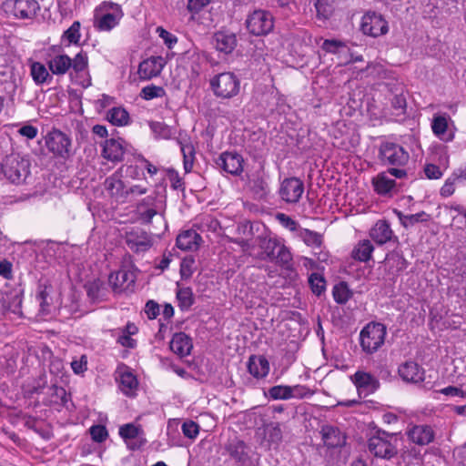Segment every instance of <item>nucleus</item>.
I'll return each instance as SVG.
<instances>
[{
  "label": "nucleus",
  "instance_id": "obj_53",
  "mask_svg": "<svg viewBox=\"0 0 466 466\" xmlns=\"http://www.w3.org/2000/svg\"><path fill=\"white\" fill-rule=\"evenodd\" d=\"M36 300L38 301L41 311L43 313L49 312L50 298H49V292L47 291V288L46 286H43V285L38 286Z\"/></svg>",
  "mask_w": 466,
  "mask_h": 466
},
{
  "label": "nucleus",
  "instance_id": "obj_39",
  "mask_svg": "<svg viewBox=\"0 0 466 466\" xmlns=\"http://www.w3.org/2000/svg\"><path fill=\"white\" fill-rule=\"evenodd\" d=\"M106 118L114 126L122 127L128 124L129 114L123 107H113L108 110Z\"/></svg>",
  "mask_w": 466,
  "mask_h": 466
},
{
  "label": "nucleus",
  "instance_id": "obj_6",
  "mask_svg": "<svg viewBox=\"0 0 466 466\" xmlns=\"http://www.w3.org/2000/svg\"><path fill=\"white\" fill-rule=\"evenodd\" d=\"M209 86L215 96L230 99L238 94L240 80L233 72H223L211 77Z\"/></svg>",
  "mask_w": 466,
  "mask_h": 466
},
{
  "label": "nucleus",
  "instance_id": "obj_8",
  "mask_svg": "<svg viewBox=\"0 0 466 466\" xmlns=\"http://www.w3.org/2000/svg\"><path fill=\"white\" fill-rule=\"evenodd\" d=\"M4 176L12 183L19 184L25 180L30 173V162L18 154L6 156L1 165Z\"/></svg>",
  "mask_w": 466,
  "mask_h": 466
},
{
  "label": "nucleus",
  "instance_id": "obj_13",
  "mask_svg": "<svg viewBox=\"0 0 466 466\" xmlns=\"http://www.w3.org/2000/svg\"><path fill=\"white\" fill-rule=\"evenodd\" d=\"M393 176L397 178H403L407 172L401 168L390 167L387 171L379 173L371 180L374 191L380 196L390 195L396 187V181L390 177Z\"/></svg>",
  "mask_w": 466,
  "mask_h": 466
},
{
  "label": "nucleus",
  "instance_id": "obj_24",
  "mask_svg": "<svg viewBox=\"0 0 466 466\" xmlns=\"http://www.w3.org/2000/svg\"><path fill=\"white\" fill-rule=\"evenodd\" d=\"M370 237L380 246L391 241L393 238L397 239L390 224L385 219H380L373 225L370 230Z\"/></svg>",
  "mask_w": 466,
  "mask_h": 466
},
{
  "label": "nucleus",
  "instance_id": "obj_42",
  "mask_svg": "<svg viewBox=\"0 0 466 466\" xmlns=\"http://www.w3.org/2000/svg\"><path fill=\"white\" fill-rule=\"evenodd\" d=\"M397 215L400 224L406 228L412 227L417 223L426 221L428 217L424 211L411 215H403L400 211H397Z\"/></svg>",
  "mask_w": 466,
  "mask_h": 466
},
{
  "label": "nucleus",
  "instance_id": "obj_43",
  "mask_svg": "<svg viewBox=\"0 0 466 466\" xmlns=\"http://www.w3.org/2000/svg\"><path fill=\"white\" fill-rule=\"evenodd\" d=\"M309 284L312 293L317 296H320L326 290V280L319 273H311L309 277Z\"/></svg>",
  "mask_w": 466,
  "mask_h": 466
},
{
  "label": "nucleus",
  "instance_id": "obj_40",
  "mask_svg": "<svg viewBox=\"0 0 466 466\" xmlns=\"http://www.w3.org/2000/svg\"><path fill=\"white\" fill-rule=\"evenodd\" d=\"M352 291L346 282H339L333 287L332 295L334 300L339 304L347 303L352 297Z\"/></svg>",
  "mask_w": 466,
  "mask_h": 466
},
{
  "label": "nucleus",
  "instance_id": "obj_50",
  "mask_svg": "<svg viewBox=\"0 0 466 466\" xmlns=\"http://www.w3.org/2000/svg\"><path fill=\"white\" fill-rule=\"evenodd\" d=\"M322 50L327 53L338 54L347 49L344 42L337 39H326L321 45Z\"/></svg>",
  "mask_w": 466,
  "mask_h": 466
},
{
  "label": "nucleus",
  "instance_id": "obj_10",
  "mask_svg": "<svg viewBox=\"0 0 466 466\" xmlns=\"http://www.w3.org/2000/svg\"><path fill=\"white\" fill-rule=\"evenodd\" d=\"M45 142L48 151L57 157L67 159L73 154L71 137L59 129L48 132Z\"/></svg>",
  "mask_w": 466,
  "mask_h": 466
},
{
  "label": "nucleus",
  "instance_id": "obj_28",
  "mask_svg": "<svg viewBox=\"0 0 466 466\" xmlns=\"http://www.w3.org/2000/svg\"><path fill=\"white\" fill-rule=\"evenodd\" d=\"M123 143L122 139H106L103 144V157L112 162L121 161L125 153Z\"/></svg>",
  "mask_w": 466,
  "mask_h": 466
},
{
  "label": "nucleus",
  "instance_id": "obj_11",
  "mask_svg": "<svg viewBox=\"0 0 466 466\" xmlns=\"http://www.w3.org/2000/svg\"><path fill=\"white\" fill-rule=\"evenodd\" d=\"M409 158V153L399 144L385 141L380 145L379 159L383 165L404 166Z\"/></svg>",
  "mask_w": 466,
  "mask_h": 466
},
{
  "label": "nucleus",
  "instance_id": "obj_46",
  "mask_svg": "<svg viewBox=\"0 0 466 466\" xmlns=\"http://www.w3.org/2000/svg\"><path fill=\"white\" fill-rule=\"evenodd\" d=\"M317 17L321 20L328 19L333 12L332 0H317L315 3Z\"/></svg>",
  "mask_w": 466,
  "mask_h": 466
},
{
  "label": "nucleus",
  "instance_id": "obj_21",
  "mask_svg": "<svg viewBox=\"0 0 466 466\" xmlns=\"http://www.w3.org/2000/svg\"><path fill=\"white\" fill-rule=\"evenodd\" d=\"M165 64L162 56H150L139 64L137 74L140 79L149 80L161 73Z\"/></svg>",
  "mask_w": 466,
  "mask_h": 466
},
{
  "label": "nucleus",
  "instance_id": "obj_56",
  "mask_svg": "<svg viewBox=\"0 0 466 466\" xmlns=\"http://www.w3.org/2000/svg\"><path fill=\"white\" fill-rule=\"evenodd\" d=\"M91 438L94 441L101 443L108 437V432L106 426L101 424L93 425L89 429Z\"/></svg>",
  "mask_w": 466,
  "mask_h": 466
},
{
  "label": "nucleus",
  "instance_id": "obj_30",
  "mask_svg": "<svg viewBox=\"0 0 466 466\" xmlns=\"http://www.w3.org/2000/svg\"><path fill=\"white\" fill-rule=\"evenodd\" d=\"M450 119L449 116L446 114L443 115H434L431 121V129L433 134L439 137L441 140L449 142L451 141L454 137L452 132L448 130V120Z\"/></svg>",
  "mask_w": 466,
  "mask_h": 466
},
{
  "label": "nucleus",
  "instance_id": "obj_38",
  "mask_svg": "<svg viewBox=\"0 0 466 466\" xmlns=\"http://www.w3.org/2000/svg\"><path fill=\"white\" fill-rule=\"evenodd\" d=\"M31 76L36 85H42L52 80V76L48 70L40 62H34L31 65Z\"/></svg>",
  "mask_w": 466,
  "mask_h": 466
},
{
  "label": "nucleus",
  "instance_id": "obj_29",
  "mask_svg": "<svg viewBox=\"0 0 466 466\" xmlns=\"http://www.w3.org/2000/svg\"><path fill=\"white\" fill-rule=\"evenodd\" d=\"M169 347L175 354L186 357L190 354L193 343L188 335L184 332H178L173 335Z\"/></svg>",
  "mask_w": 466,
  "mask_h": 466
},
{
  "label": "nucleus",
  "instance_id": "obj_16",
  "mask_svg": "<svg viewBox=\"0 0 466 466\" xmlns=\"http://www.w3.org/2000/svg\"><path fill=\"white\" fill-rule=\"evenodd\" d=\"M118 434L133 451L140 449L147 443L145 432L141 425L135 423L124 424L120 426Z\"/></svg>",
  "mask_w": 466,
  "mask_h": 466
},
{
  "label": "nucleus",
  "instance_id": "obj_9",
  "mask_svg": "<svg viewBox=\"0 0 466 466\" xmlns=\"http://www.w3.org/2000/svg\"><path fill=\"white\" fill-rule=\"evenodd\" d=\"M2 9L8 15L20 20H33L41 10L36 0H5Z\"/></svg>",
  "mask_w": 466,
  "mask_h": 466
},
{
  "label": "nucleus",
  "instance_id": "obj_34",
  "mask_svg": "<svg viewBox=\"0 0 466 466\" xmlns=\"http://www.w3.org/2000/svg\"><path fill=\"white\" fill-rule=\"evenodd\" d=\"M119 389L123 394L127 397H133L136 395V391L138 387V381L137 377L129 370H125L119 371Z\"/></svg>",
  "mask_w": 466,
  "mask_h": 466
},
{
  "label": "nucleus",
  "instance_id": "obj_15",
  "mask_svg": "<svg viewBox=\"0 0 466 466\" xmlns=\"http://www.w3.org/2000/svg\"><path fill=\"white\" fill-rule=\"evenodd\" d=\"M125 241L128 248L137 254L144 253L153 246V238L149 233L137 228L126 233Z\"/></svg>",
  "mask_w": 466,
  "mask_h": 466
},
{
  "label": "nucleus",
  "instance_id": "obj_51",
  "mask_svg": "<svg viewBox=\"0 0 466 466\" xmlns=\"http://www.w3.org/2000/svg\"><path fill=\"white\" fill-rule=\"evenodd\" d=\"M46 383V374H42L32 384H28L26 386L25 392L29 397H32L35 394H41L44 392Z\"/></svg>",
  "mask_w": 466,
  "mask_h": 466
},
{
  "label": "nucleus",
  "instance_id": "obj_60",
  "mask_svg": "<svg viewBox=\"0 0 466 466\" xmlns=\"http://www.w3.org/2000/svg\"><path fill=\"white\" fill-rule=\"evenodd\" d=\"M291 399H303L312 395V391L304 385L289 386Z\"/></svg>",
  "mask_w": 466,
  "mask_h": 466
},
{
  "label": "nucleus",
  "instance_id": "obj_57",
  "mask_svg": "<svg viewBox=\"0 0 466 466\" xmlns=\"http://www.w3.org/2000/svg\"><path fill=\"white\" fill-rule=\"evenodd\" d=\"M181 430L185 437L192 440L196 439L199 433L198 424L191 420L183 422Z\"/></svg>",
  "mask_w": 466,
  "mask_h": 466
},
{
  "label": "nucleus",
  "instance_id": "obj_18",
  "mask_svg": "<svg viewBox=\"0 0 466 466\" xmlns=\"http://www.w3.org/2000/svg\"><path fill=\"white\" fill-rule=\"evenodd\" d=\"M216 166L221 171L238 176L243 171L244 159L237 152H223L215 160Z\"/></svg>",
  "mask_w": 466,
  "mask_h": 466
},
{
  "label": "nucleus",
  "instance_id": "obj_54",
  "mask_svg": "<svg viewBox=\"0 0 466 466\" xmlns=\"http://www.w3.org/2000/svg\"><path fill=\"white\" fill-rule=\"evenodd\" d=\"M266 436L268 441L278 444L282 440V431L279 423H270L266 428Z\"/></svg>",
  "mask_w": 466,
  "mask_h": 466
},
{
  "label": "nucleus",
  "instance_id": "obj_32",
  "mask_svg": "<svg viewBox=\"0 0 466 466\" xmlns=\"http://www.w3.org/2000/svg\"><path fill=\"white\" fill-rule=\"evenodd\" d=\"M200 241V235L193 229H188L177 236L176 245L181 250L192 251L198 249Z\"/></svg>",
  "mask_w": 466,
  "mask_h": 466
},
{
  "label": "nucleus",
  "instance_id": "obj_63",
  "mask_svg": "<svg viewBox=\"0 0 466 466\" xmlns=\"http://www.w3.org/2000/svg\"><path fill=\"white\" fill-rule=\"evenodd\" d=\"M195 260L193 258H184L180 263V275L182 279H188L193 274V266Z\"/></svg>",
  "mask_w": 466,
  "mask_h": 466
},
{
  "label": "nucleus",
  "instance_id": "obj_20",
  "mask_svg": "<svg viewBox=\"0 0 466 466\" xmlns=\"http://www.w3.org/2000/svg\"><path fill=\"white\" fill-rule=\"evenodd\" d=\"M123 171L124 167H120L110 177H106L104 183L105 188L110 194V196L122 202H124L127 198V188L125 187L124 182L121 179V173Z\"/></svg>",
  "mask_w": 466,
  "mask_h": 466
},
{
  "label": "nucleus",
  "instance_id": "obj_44",
  "mask_svg": "<svg viewBox=\"0 0 466 466\" xmlns=\"http://www.w3.org/2000/svg\"><path fill=\"white\" fill-rule=\"evenodd\" d=\"M177 299L182 310L188 309L194 303L192 289L190 288L179 289L177 292Z\"/></svg>",
  "mask_w": 466,
  "mask_h": 466
},
{
  "label": "nucleus",
  "instance_id": "obj_1",
  "mask_svg": "<svg viewBox=\"0 0 466 466\" xmlns=\"http://www.w3.org/2000/svg\"><path fill=\"white\" fill-rule=\"evenodd\" d=\"M260 252L258 258L273 262L286 269L292 268V254L277 238L258 237Z\"/></svg>",
  "mask_w": 466,
  "mask_h": 466
},
{
  "label": "nucleus",
  "instance_id": "obj_36",
  "mask_svg": "<svg viewBox=\"0 0 466 466\" xmlns=\"http://www.w3.org/2000/svg\"><path fill=\"white\" fill-rule=\"evenodd\" d=\"M374 251V246L369 239H363L359 241L351 251V257L353 259L360 262L369 261Z\"/></svg>",
  "mask_w": 466,
  "mask_h": 466
},
{
  "label": "nucleus",
  "instance_id": "obj_22",
  "mask_svg": "<svg viewBox=\"0 0 466 466\" xmlns=\"http://www.w3.org/2000/svg\"><path fill=\"white\" fill-rule=\"evenodd\" d=\"M135 274L127 269H119L111 273L108 278V282L115 293H121L129 289L135 284Z\"/></svg>",
  "mask_w": 466,
  "mask_h": 466
},
{
  "label": "nucleus",
  "instance_id": "obj_64",
  "mask_svg": "<svg viewBox=\"0 0 466 466\" xmlns=\"http://www.w3.org/2000/svg\"><path fill=\"white\" fill-rule=\"evenodd\" d=\"M71 368L76 374H82L87 370V358L82 355L78 360H73Z\"/></svg>",
  "mask_w": 466,
  "mask_h": 466
},
{
  "label": "nucleus",
  "instance_id": "obj_25",
  "mask_svg": "<svg viewBox=\"0 0 466 466\" xmlns=\"http://www.w3.org/2000/svg\"><path fill=\"white\" fill-rule=\"evenodd\" d=\"M408 439L420 446H425L434 440V431L429 425H413L406 431Z\"/></svg>",
  "mask_w": 466,
  "mask_h": 466
},
{
  "label": "nucleus",
  "instance_id": "obj_41",
  "mask_svg": "<svg viewBox=\"0 0 466 466\" xmlns=\"http://www.w3.org/2000/svg\"><path fill=\"white\" fill-rule=\"evenodd\" d=\"M299 236L307 246L319 248L322 244V236L318 232L307 228H300Z\"/></svg>",
  "mask_w": 466,
  "mask_h": 466
},
{
  "label": "nucleus",
  "instance_id": "obj_47",
  "mask_svg": "<svg viewBox=\"0 0 466 466\" xmlns=\"http://www.w3.org/2000/svg\"><path fill=\"white\" fill-rule=\"evenodd\" d=\"M268 396L272 400H289L291 399L289 386L276 385L268 389Z\"/></svg>",
  "mask_w": 466,
  "mask_h": 466
},
{
  "label": "nucleus",
  "instance_id": "obj_26",
  "mask_svg": "<svg viewBox=\"0 0 466 466\" xmlns=\"http://www.w3.org/2000/svg\"><path fill=\"white\" fill-rule=\"evenodd\" d=\"M400 377L406 382L419 383L424 380V369L415 361H406L398 369Z\"/></svg>",
  "mask_w": 466,
  "mask_h": 466
},
{
  "label": "nucleus",
  "instance_id": "obj_12",
  "mask_svg": "<svg viewBox=\"0 0 466 466\" xmlns=\"http://www.w3.org/2000/svg\"><path fill=\"white\" fill-rule=\"evenodd\" d=\"M248 31L254 35H265L272 31L274 19L272 15L265 10H255L246 19Z\"/></svg>",
  "mask_w": 466,
  "mask_h": 466
},
{
  "label": "nucleus",
  "instance_id": "obj_19",
  "mask_svg": "<svg viewBox=\"0 0 466 466\" xmlns=\"http://www.w3.org/2000/svg\"><path fill=\"white\" fill-rule=\"evenodd\" d=\"M351 380L357 388L360 397H367L374 393L380 387L378 379L369 372L356 371L351 376Z\"/></svg>",
  "mask_w": 466,
  "mask_h": 466
},
{
  "label": "nucleus",
  "instance_id": "obj_27",
  "mask_svg": "<svg viewBox=\"0 0 466 466\" xmlns=\"http://www.w3.org/2000/svg\"><path fill=\"white\" fill-rule=\"evenodd\" d=\"M137 213L143 224H150L152 218L158 213L156 198L151 196L143 198L137 206Z\"/></svg>",
  "mask_w": 466,
  "mask_h": 466
},
{
  "label": "nucleus",
  "instance_id": "obj_33",
  "mask_svg": "<svg viewBox=\"0 0 466 466\" xmlns=\"http://www.w3.org/2000/svg\"><path fill=\"white\" fill-rule=\"evenodd\" d=\"M248 370L254 378L262 379L269 372V363L264 356L252 355L248 361Z\"/></svg>",
  "mask_w": 466,
  "mask_h": 466
},
{
  "label": "nucleus",
  "instance_id": "obj_55",
  "mask_svg": "<svg viewBox=\"0 0 466 466\" xmlns=\"http://www.w3.org/2000/svg\"><path fill=\"white\" fill-rule=\"evenodd\" d=\"M80 23L78 21H75L70 27L65 31L64 37L70 44H77L80 40Z\"/></svg>",
  "mask_w": 466,
  "mask_h": 466
},
{
  "label": "nucleus",
  "instance_id": "obj_62",
  "mask_svg": "<svg viewBox=\"0 0 466 466\" xmlns=\"http://www.w3.org/2000/svg\"><path fill=\"white\" fill-rule=\"evenodd\" d=\"M446 208H448L450 210H453V211L457 212L459 215L462 216L461 218L453 217L452 221L454 223H459L461 226H466V208L465 207L459 205V204H451L450 206H446Z\"/></svg>",
  "mask_w": 466,
  "mask_h": 466
},
{
  "label": "nucleus",
  "instance_id": "obj_35",
  "mask_svg": "<svg viewBox=\"0 0 466 466\" xmlns=\"http://www.w3.org/2000/svg\"><path fill=\"white\" fill-rule=\"evenodd\" d=\"M68 401L66 390L56 384H52L47 390V397L43 400L45 405L66 406Z\"/></svg>",
  "mask_w": 466,
  "mask_h": 466
},
{
  "label": "nucleus",
  "instance_id": "obj_7",
  "mask_svg": "<svg viewBox=\"0 0 466 466\" xmlns=\"http://www.w3.org/2000/svg\"><path fill=\"white\" fill-rule=\"evenodd\" d=\"M250 448L238 437L228 439L223 447V455L226 461L232 462L235 466H256V462L250 456Z\"/></svg>",
  "mask_w": 466,
  "mask_h": 466
},
{
  "label": "nucleus",
  "instance_id": "obj_4",
  "mask_svg": "<svg viewBox=\"0 0 466 466\" xmlns=\"http://www.w3.org/2000/svg\"><path fill=\"white\" fill-rule=\"evenodd\" d=\"M398 436L382 430H377L368 441L369 451L378 458L391 459L398 452Z\"/></svg>",
  "mask_w": 466,
  "mask_h": 466
},
{
  "label": "nucleus",
  "instance_id": "obj_49",
  "mask_svg": "<svg viewBox=\"0 0 466 466\" xmlns=\"http://www.w3.org/2000/svg\"><path fill=\"white\" fill-rule=\"evenodd\" d=\"M251 190L257 198H263L268 193V184L262 177H257L251 181Z\"/></svg>",
  "mask_w": 466,
  "mask_h": 466
},
{
  "label": "nucleus",
  "instance_id": "obj_58",
  "mask_svg": "<svg viewBox=\"0 0 466 466\" xmlns=\"http://www.w3.org/2000/svg\"><path fill=\"white\" fill-rule=\"evenodd\" d=\"M458 182L456 177L451 174L445 181L444 185L441 187L440 194L444 198L451 196L455 191V183Z\"/></svg>",
  "mask_w": 466,
  "mask_h": 466
},
{
  "label": "nucleus",
  "instance_id": "obj_37",
  "mask_svg": "<svg viewBox=\"0 0 466 466\" xmlns=\"http://www.w3.org/2000/svg\"><path fill=\"white\" fill-rule=\"evenodd\" d=\"M149 127L157 139H171L176 135V130L164 122L151 121Z\"/></svg>",
  "mask_w": 466,
  "mask_h": 466
},
{
  "label": "nucleus",
  "instance_id": "obj_59",
  "mask_svg": "<svg viewBox=\"0 0 466 466\" xmlns=\"http://www.w3.org/2000/svg\"><path fill=\"white\" fill-rule=\"evenodd\" d=\"M157 32L158 33V36L164 41L165 45L168 48H173V46L177 43V36L163 27L158 26L157 28Z\"/></svg>",
  "mask_w": 466,
  "mask_h": 466
},
{
  "label": "nucleus",
  "instance_id": "obj_52",
  "mask_svg": "<svg viewBox=\"0 0 466 466\" xmlns=\"http://www.w3.org/2000/svg\"><path fill=\"white\" fill-rule=\"evenodd\" d=\"M165 94V89L162 86L149 85L142 88L140 96L145 100H151L153 98L162 97Z\"/></svg>",
  "mask_w": 466,
  "mask_h": 466
},
{
  "label": "nucleus",
  "instance_id": "obj_14",
  "mask_svg": "<svg viewBox=\"0 0 466 466\" xmlns=\"http://www.w3.org/2000/svg\"><path fill=\"white\" fill-rule=\"evenodd\" d=\"M360 29L364 35L378 37L387 34L389 26L381 15L375 12H368L362 16Z\"/></svg>",
  "mask_w": 466,
  "mask_h": 466
},
{
  "label": "nucleus",
  "instance_id": "obj_23",
  "mask_svg": "<svg viewBox=\"0 0 466 466\" xmlns=\"http://www.w3.org/2000/svg\"><path fill=\"white\" fill-rule=\"evenodd\" d=\"M213 44L217 51L231 54L238 44L237 35L229 30H219L213 35Z\"/></svg>",
  "mask_w": 466,
  "mask_h": 466
},
{
  "label": "nucleus",
  "instance_id": "obj_2",
  "mask_svg": "<svg viewBox=\"0 0 466 466\" xmlns=\"http://www.w3.org/2000/svg\"><path fill=\"white\" fill-rule=\"evenodd\" d=\"M123 16L120 5L104 1L94 10L93 25L99 32H110L119 25Z\"/></svg>",
  "mask_w": 466,
  "mask_h": 466
},
{
  "label": "nucleus",
  "instance_id": "obj_17",
  "mask_svg": "<svg viewBox=\"0 0 466 466\" xmlns=\"http://www.w3.org/2000/svg\"><path fill=\"white\" fill-rule=\"evenodd\" d=\"M304 192V183L298 177L285 178L279 190L280 198L289 204H296L299 201Z\"/></svg>",
  "mask_w": 466,
  "mask_h": 466
},
{
  "label": "nucleus",
  "instance_id": "obj_61",
  "mask_svg": "<svg viewBox=\"0 0 466 466\" xmlns=\"http://www.w3.org/2000/svg\"><path fill=\"white\" fill-rule=\"evenodd\" d=\"M391 106L395 110L400 111L399 114H404L407 106L406 97L401 91L395 94L391 99Z\"/></svg>",
  "mask_w": 466,
  "mask_h": 466
},
{
  "label": "nucleus",
  "instance_id": "obj_48",
  "mask_svg": "<svg viewBox=\"0 0 466 466\" xmlns=\"http://www.w3.org/2000/svg\"><path fill=\"white\" fill-rule=\"evenodd\" d=\"M181 152L183 154V165L187 173L190 172L193 167L195 151L191 144L181 145Z\"/></svg>",
  "mask_w": 466,
  "mask_h": 466
},
{
  "label": "nucleus",
  "instance_id": "obj_31",
  "mask_svg": "<svg viewBox=\"0 0 466 466\" xmlns=\"http://www.w3.org/2000/svg\"><path fill=\"white\" fill-rule=\"evenodd\" d=\"M321 435L324 444L329 448L341 447L346 442L345 435L334 426H323Z\"/></svg>",
  "mask_w": 466,
  "mask_h": 466
},
{
  "label": "nucleus",
  "instance_id": "obj_45",
  "mask_svg": "<svg viewBox=\"0 0 466 466\" xmlns=\"http://www.w3.org/2000/svg\"><path fill=\"white\" fill-rule=\"evenodd\" d=\"M88 297L94 301H102L106 297V289L103 284L94 281L86 286Z\"/></svg>",
  "mask_w": 466,
  "mask_h": 466
},
{
  "label": "nucleus",
  "instance_id": "obj_5",
  "mask_svg": "<svg viewBox=\"0 0 466 466\" xmlns=\"http://www.w3.org/2000/svg\"><path fill=\"white\" fill-rule=\"evenodd\" d=\"M387 334L386 326L380 322H370L360 333V343L367 354H373L384 344Z\"/></svg>",
  "mask_w": 466,
  "mask_h": 466
},
{
  "label": "nucleus",
  "instance_id": "obj_3",
  "mask_svg": "<svg viewBox=\"0 0 466 466\" xmlns=\"http://www.w3.org/2000/svg\"><path fill=\"white\" fill-rule=\"evenodd\" d=\"M49 70L56 76L66 75L69 69L76 74L86 71L88 66V57L86 53L80 51L72 59L67 55L58 54L46 61Z\"/></svg>",
  "mask_w": 466,
  "mask_h": 466
}]
</instances>
